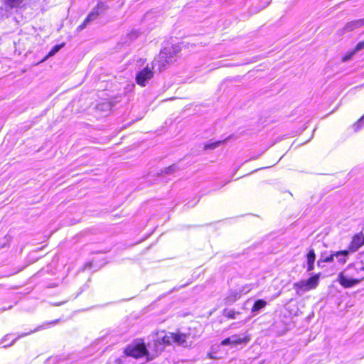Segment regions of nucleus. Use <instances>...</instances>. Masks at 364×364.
Segmentation results:
<instances>
[{
  "label": "nucleus",
  "instance_id": "1",
  "mask_svg": "<svg viewBox=\"0 0 364 364\" xmlns=\"http://www.w3.org/2000/svg\"><path fill=\"white\" fill-rule=\"evenodd\" d=\"M181 51L178 44H167L152 62V68L146 67L139 71L136 75V82L141 87H144L154 76L153 69L157 68L159 70L165 69L167 65L174 60V58Z\"/></svg>",
  "mask_w": 364,
  "mask_h": 364
},
{
  "label": "nucleus",
  "instance_id": "2",
  "mask_svg": "<svg viewBox=\"0 0 364 364\" xmlns=\"http://www.w3.org/2000/svg\"><path fill=\"white\" fill-rule=\"evenodd\" d=\"M320 274H316L308 279H302L293 284L294 289L297 294H301L304 292L314 289L317 287L319 282Z\"/></svg>",
  "mask_w": 364,
  "mask_h": 364
},
{
  "label": "nucleus",
  "instance_id": "3",
  "mask_svg": "<svg viewBox=\"0 0 364 364\" xmlns=\"http://www.w3.org/2000/svg\"><path fill=\"white\" fill-rule=\"evenodd\" d=\"M125 353L128 356L135 358H141L145 355L147 360H152L154 357L146 349L144 343H134L128 346L125 349Z\"/></svg>",
  "mask_w": 364,
  "mask_h": 364
},
{
  "label": "nucleus",
  "instance_id": "4",
  "mask_svg": "<svg viewBox=\"0 0 364 364\" xmlns=\"http://www.w3.org/2000/svg\"><path fill=\"white\" fill-rule=\"evenodd\" d=\"M250 341V336L248 335H245L244 336H241V335L234 334L231 336L221 341L222 346H228L230 345L232 346H236L240 344H247Z\"/></svg>",
  "mask_w": 364,
  "mask_h": 364
},
{
  "label": "nucleus",
  "instance_id": "5",
  "mask_svg": "<svg viewBox=\"0 0 364 364\" xmlns=\"http://www.w3.org/2000/svg\"><path fill=\"white\" fill-rule=\"evenodd\" d=\"M173 343V333H166L165 331L158 332L156 333V339L154 345L156 346L159 343V346L169 345Z\"/></svg>",
  "mask_w": 364,
  "mask_h": 364
},
{
  "label": "nucleus",
  "instance_id": "6",
  "mask_svg": "<svg viewBox=\"0 0 364 364\" xmlns=\"http://www.w3.org/2000/svg\"><path fill=\"white\" fill-rule=\"evenodd\" d=\"M364 245V235L362 232L355 234L352 239L349 246L348 251L353 252L357 251L360 247Z\"/></svg>",
  "mask_w": 364,
  "mask_h": 364
},
{
  "label": "nucleus",
  "instance_id": "7",
  "mask_svg": "<svg viewBox=\"0 0 364 364\" xmlns=\"http://www.w3.org/2000/svg\"><path fill=\"white\" fill-rule=\"evenodd\" d=\"M338 281L344 288H350L360 283V279L348 278L344 272H341L338 277Z\"/></svg>",
  "mask_w": 364,
  "mask_h": 364
},
{
  "label": "nucleus",
  "instance_id": "8",
  "mask_svg": "<svg viewBox=\"0 0 364 364\" xmlns=\"http://www.w3.org/2000/svg\"><path fill=\"white\" fill-rule=\"evenodd\" d=\"M364 26V18L362 19L351 21L346 24L343 28L345 32H350Z\"/></svg>",
  "mask_w": 364,
  "mask_h": 364
},
{
  "label": "nucleus",
  "instance_id": "9",
  "mask_svg": "<svg viewBox=\"0 0 364 364\" xmlns=\"http://www.w3.org/2000/svg\"><path fill=\"white\" fill-rule=\"evenodd\" d=\"M104 11V5L102 4H97V6L94 8L90 14L87 16L86 21L90 22L95 20Z\"/></svg>",
  "mask_w": 364,
  "mask_h": 364
},
{
  "label": "nucleus",
  "instance_id": "10",
  "mask_svg": "<svg viewBox=\"0 0 364 364\" xmlns=\"http://www.w3.org/2000/svg\"><path fill=\"white\" fill-rule=\"evenodd\" d=\"M188 338V336L185 333H173V343H178L183 347H187L190 345L187 341Z\"/></svg>",
  "mask_w": 364,
  "mask_h": 364
},
{
  "label": "nucleus",
  "instance_id": "11",
  "mask_svg": "<svg viewBox=\"0 0 364 364\" xmlns=\"http://www.w3.org/2000/svg\"><path fill=\"white\" fill-rule=\"evenodd\" d=\"M241 296V291L236 290L230 291L229 294L225 299V305H231L237 301Z\"/></svg>",
  "mask_w": 364,
  "mask_h": 364
},
{
  "label": "nucleus",
  "instance_id": "12",
  "mask_svg": "<svg viewBox=\"0 0 364 364\" xmlns=\"http://www.w3.org/2000/svg\"><path fill=\"white\" fill-rule=\"evenodd\" d=\"M348 250H342L333 252L334 258L338 259V262L342 264L346 262V257L349 255Z\"/></svg>",
  "mask_w": 364,
  "mask_h": 364
},
{
  "label": "nucleus",
  "instance_id": "13",
  "mask_svg": "<svg viewBox=\"0 0 364 364\" xmlns=\"http://www.w3.org/2000/svg\"><path fill=\"white\" fill-rule=\"evenodd\" d=\"M267 305V302L263 299L256 301L251 309L252 313L255 314L259 310L264 309Z\"/></svg>",
  "mask_w": 364,
  "mask_h": 364
},
{
  "label": "nucleus",
  "instance_id": "14",
  "mask_svg": "<svg viewBox=\"0 0 364 364\" xmlns=\"http://www.w3.org/2000/svg\"><path fill=\"white\" fill-rule=\"evenodd\" d=\"M64 43H61L60 45L55 46L50 51L49 53L45 56V58L41 61V63L44 62L48 58L53 56L58 50L64 46Z\"/></svg>",
  "mask_w": 364,
  "mask_h": 364
},
{
  "label": "nucleus",
  "instance_id": "15",
  "mask_svg": "<svg viewBox=\"0 0 364 364\" xmlns=\"http://www.w3.org/2000/svg\"><path fill=\"white\" fill-rule=\"evenodd\" d=\"M223 143V141H214V142H211V143H208V144H205L204 150L215 149L218 148Z\"/></svg>",
  "mask_w": 364,
  "mask_h": 364
},
{
  "label": "nucleus",
  "instance_id": "16",
  "mask_svg": "<svg viewBox=\"0 0 364 364\" xmlns=\"http://www.w3.org/2000/svg\"><path fill=\"white\" fill-rule=\"evenodd\" d=\"M316 259V254L314 250H309L306 255L307 264H314Z\"/></svg>",
  "mask_w": 364,
  "mask_h": 364
},
{
  "label": "nucleus",
  "instance_id": "17",
  "mask_svg": "<svg viewBox=\"0 0 364 364\" xmlns=\"http://www.w3.org/2000/svg\"><path fill=\"white\" fill-rule=\"evenodd\" d=\"M334 260V255L333 253L331 254V255L328 257H322L317 262L318 266H320L322 262H332Z\"/></svg>",
  "mask_w": 364,
  "mask_h": 364
},
{
  "label": "nucleus",
  "instance_id": "18",
  "mask_svg": "<svg viewBox=\"0 0 364 364\" xmlns=\"http://www.w3.org/2000/svg\"><path fill=\"white\" fill-rule=\"evenodd\" d=\"M5 3L11 7H16L20 5L23 0H4Z\"/></svg>",
  "mask_w": 364,
  "mask_h": 364
},
{
  "label": "nucleus",
  "instance_id": "19",
  "mask_svg": "<svg viewBox=\"0 0 364 364\" xmlns=\"http://www.w3.org/2000/svg\"><path fill=\"white\" fill-rule=\"evenodd\" d=\"M357 53L355 51V50L354 49L352 51H350L348 52L347 54H346L343 58H342V61L343 62H346L349 60L351 59V58L353 56V55Z\"/></svg>",
  "mask_w": 364,
  "mask_h": 364
},
{
  "label": "nucleus",
  "instance_id": "20",
  "mask_svg": "<svg viewBox=\"0 0 364 364\" xmlns=\"http://www.w3.org/2000/svg\"><path fill=\"white\" fill-rule=\"evenodd\" d=\"M236 314H239V312H236L234 310H229L226 313H225V316L228 317V318H231V319H235L236 317H235V315Z\"/></svg>",
  "mask_w": 364,
  "mask_h": 364
},
{
  "label": "nucleus",
  "instance_id": "21",
  "mask_svg": "<svg viewBox=\"0 0 364 364\" xmlns=\"http://www.w3.org/2000/svg\"><path fill=\"white\" fill-rule=\"evenodd\" d=\"M356 52L364 49V41L359 42L354 48Z\"/></svg>",
  "mask_w": 364,
  "mask_h": 364
},
{
  "label": "nucleus",
  "instance_id": "22",
  "mask_svg": "<svg viewBox=\"0 0 364 364\" xmlns=\"http://www.w3.org/2000/svg\"><path fill=\"white\" fill-rule=\"evenodd\" d=\"M89 23H90L89 21H86V18H85V21H83V23H81L77 27V31H80L83 30L87 26V24Z\"/></svg>",
  "mask_w": 364,
  "mask_h": 364
},
{
  "label": "nucleus",
  "instance_id": "23",
  "mask_svg": "<svg viewBox=\"0 0 364 364\" xmlns=\"http://www.w3.org/2000/svg\"><path fill=\"white\" fill-rule=\"evenodd\" d=\"M314 269V264H307V272H311Z\"/></svg>",
  "mask_w": 364,
  "mask_h": 364
},
{
  "label": "nucleus",
  "instance_id": "24",
  "mask_svg": "<svg viewBox=\"0 0 364 364\" xmlns=\"http://www.w3.org/2000/svg\"><path fill=\"white\" fill-rule=\"evenodd\" d=\"M174 167L173 166H170L168 168H166V173H171L173 170H174Z\"/></svg>",
  "mask_w": 364,
  "mask_h": 364
},
{
  "label": "nucleus",
  "instance_id": "25",
  "mask_svg": "<svg viewBox=\"0 0 364 364\" xmlns=\"http://www.w3.org/2000/svg\"><path fill=\"white\" fill-rule=\"evenodd\" d=\"M129 36L131 38H136L137 36L136 33H131Z\"/></svg>",
  "mask_w": 364,
  "mask_h": 364
},
{
  "label": "nucleus",
  "instance_id": "26",
  "mask_svg": "<svg viewBox=\"0 0 364 364\" xmlns=\"http://www.w3.org/2000/svg\"><path fill=\"white\" fill-rule=\"evenodd\" d=\"M32 332H33V331H31V332H30V333H32ZM28 334H29V333H24L23 335L19 336H18V338H16L18 339V338L22 337V336H26V335H28Z\"/></svg>",
  "mask_w": 364,
  "mask_h": 364
},
{
  "label": "nucleus",
  "instance_id": "27",
  "mask_svg": "<svg viewBox=\"0 0 364 364\" xmlns=\"http://www.w3.org/2000/svg\"><path fill=\"white\" fill-rule=\"evenodd\" d=\"M364 119V115L362 117V118L359 120V122H358V124Z\"/></svg>",
  "mask_w": 364,
  "mask_h": 364
},
{
  "label": "nucleus",
  "instance_id": "28",
  "mask_svg": "<svg viewBox=\"0 0 364 364\" xmlns=\"http://www.w3.org/2000/svg\"><path fill=\"white\" fill-rule=\"evenodd\" d=\"M208 357H209L210 358H214V357H213L211 354H208Z\"/></svg>",
  "mask_w": 364,
  "mask_h": 364
},
{
  "label": "nucleus",
  "instance_id": "29",
  "mask_svg": "<svg viewBox=\"0 0 364 364\" xmlns=\"http://www.w3.org/2000/svg\"><path fill=\"white\" fill-rule=\"evenodd\" d=\"M16 339H17V338H16L15 340H14V341H12V343H11V344H9V346H11V345L15 342V341H16Z\"/></svg>",
  "mask_w": 364,
  "mask_h": 364
},
{
  "label": "nucleus",
  "instance_id": "30",
  "mask_svg": "<svg viewBox=\"0 0 364 364\" xmlns=\"http://www.w3.org/2000/svg\"><path fill=\"white\" fill-rule=\"evenodd\" d=\"M363 269H364V267L363 268Z\"/></svg>",
  "mask_w": 364,
  "mask_h": 364
}]
</instances>
